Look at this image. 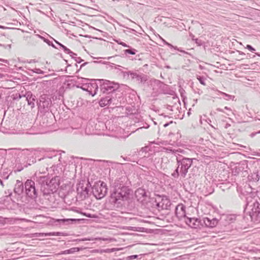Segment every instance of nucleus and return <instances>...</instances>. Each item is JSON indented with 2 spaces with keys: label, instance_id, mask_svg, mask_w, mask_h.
I'll return each instance as SVG.
<instances>
[{
  "label": "nucleus",
  "instance_id": "nucleus-1",
  "mask_svg": "<svg viewBox=\"0 0 260 260\" xmlns=\"http://www.w3.org/2000/svg\"><path fill=\"white\" fill-rule=\"evenodd\" d=\"M194 159H196L185 157L181 155H176L177 167L172 174V177L175 178H177L179 176L182 178H185Z\"/></svg>",
  "mask_w": 260,
  "mask_h": 260
},
{
  "label": "nucleus",
  "instance_id": "nucleus-2",
  "mask_svg": "<svg viewBox=\"0 0 260 260\" xmlns=\"http://www.w3.org/2000/svg\"><path fill=\"white\" fill-rule=\"evenodd\" d=\"M59 181L58 177L52 178L49 182L46 177H41L39 180L41 191L44 195H48L56 192L59 187Z\"/></svg>",
  "mask_w": 260,
  "mask_h": 260
},
{
  "label": "nucleus",
  "instance_id": "nucleus-3",
  "mask_svg": "<svg viewBox=\"0 0 260 260\" xmlns=\"http://www.w3.org/2000/svg\"><path fill=\"white\" fill-rule=\"evenodd\" d=\"M131 189L126 186L116 187L111 194L110 201L114 204H120L121 201L126 200L128 198Z\"/></svg>",
  "mask_w": 260,
  "mask_h": 260
},
{
  "label": "nucleus",
  "instance_id": "nucleus-4",
  "mask_svg": "<svg viewBox=\"0 0 260 260\" xmlns=\"http://www.w3.org/2000/svg\"><path fill=\"white\" fill-rule=\"evenodd\" d=\"M245 212L249 214L254 222H260V201L248 202L245 208Z\"/></svg>",
  "mask_w": 260,
  "mask_h": 260
},
{
  "label": "nucleus",
  "instance_id": "nucleus-5",
  "mask_svg": "<svg viewBox=\"0 0 260 260\" xmlns=\"http://www.w3.org/2000/svg\"><path fill=\"white\" fill-rule=\"evenodd\" d=\"M99 81L100 84L101 90L103 93L109 94L119 89V85L117 83L104 79H100Z\"/></svg>",
  "mask_w": 260,
  "mask_h": 260
},
{
  "label": "nucleus",
  "instance_id": "nucleus-6",
  "mask_svg": "<svg viewBox=\"0 0 260 260\" xmlns=\"http://www.w3.org/2000/svg\"><path fill=\"white\" fill-rule=\"evenodd\" d=\"M24 192L26 196L31 199L35 200L38 196V190L35 186V182L31 179H27L24 183Z\"/></svg>",
  "mask_w": 260,
  "mask_h": 260
},
{
  "label": "nucleus",
  "instance_id": "nucleus-7",
  "mask_svg": "<svg viewBox=\"0 0 260 260\" xmlns=\"http://www.w3.org/2000/svg\"><path fill=\"white\" fill-rule=\"evenodd\" d=\"M89 183H86L85 185L83 183H80L77 186V193L76 201H83L88 197L90 191Z\"/></svg>",
  "mask_w": 260,
  "mask_h": 260
},
{
  "label": "nucleus",
  "instance_id": "nucleus-8",
  "mask_svg": "<svg viewBox=\"0 0 260 260\" xmlns=\"http://www.w3.org/2000/svg\"><path fill=\"white\" fill-rule=\"evenodd\" d=\"M92 189L93 194L98 199L104 198L107 192L106 184L103 182L94 185Z\"/></svg>",
  "mask_w": 260,
  "mask_h": 260
},
{
  "label": "nucleus",
  "instance_id": "nucleus-9",
  "mask_svg": "<svg viewBox=\"0 0 260 260\" xmlns=\"http://www.w3.org/2000/svg\"><path fill=\"white\" fill-rule=\"evenodd\" d=\"M52 105V101L47 94L42 95L39 99L38 107L41 112H46L49 111Z\"/></svg>",
  "mask_w": 260,
  "mask_h": 260
},
{
  "label": "nucleus",
  "instance_id": "nucleus-10",
  "mask_svg": "<svg viewBox=\"0 0 260 260\" xmlns=\"http://www.w3.org/2000/svg\"><path fill=\"white\" fill-rule=\"evenodd\" d=\"M156 206L157 209L160 211L167 210L171 206V202L166 196L158 197L155 200Z\"/></svg>",
  "mask_w": 260,
  "mask_h": 260
},
{
  "label": "nucleus",
  "instance_id": "nucleus-11",
  "mask_svg": "<svg viewBox=\"0 0 260 260\" xmlns=\"http://www.w3.org/2000/svg\"><path fill=\"white\" fill-rule=\"evenodd\" d=\"M130 76L132 79L135 80L139 83L144 84L147 80V76L143 74H137L133 72H127L124 73V75Z\"/></svg>",
  "mask_w": 260,
  "mask_h": 260
},
{
  "label": "nucleus",
  "instance_id": "nucleus-12",
  "mask_svg": "<svg viewBox=\"0 0 260 260\" xmlns=\"http://www.w3.org/2000/svg\"><path fill=\"white\" fill-rule=\"evenodd\" d=\"M53 117V114L50 113L43 115L40 121V125L43 127L50 126L52 123Z\"/></svg>",
  "mask_w": 260,
  "mask_h": 260
},
{
  "label": "nucleus",
  "instance_id": "nucleus-13",
  "mask_svg": "<svg viewBox=\"0 0 260 260\" xmlns=\"http://www.w3.org/2000/svg\"><path fill=\"white\" fill-rule=\"evenodd\" d=\"M175 214L179 220L184 221L185 217H187L186 216L185 207L183 204L178 205L175 208Z\"/></svg>",
  "mask_w": 260,
  "mask_h": 260
},
{
  "label": "nucleus",
  "instance_id": "nucleus-14",
  "mask_svg": "<svg viewBox=\"0 0 260 260\" xmlns=\"http://www.w3.org/2000/svg\"><path fill=\"white\" fill-rule=\"evenodd\" d=\"M184 221L191 228L197 229L201 224V220L197 218L185 217Z\"/></svg>",
  "mask_w": 260,
  "mask_h": 260
},
{
  "label": "nucleus",
  "instance_id": "nucleus-15",
  "mask_svg": "<svg viewBox=\"0 0 260 260\" xmlns=\"http://www.w3.org/2000/svg\"><path fill=\"white\" fill-rule=\"evenodd\" d=\"M218 219L216 218L204 217L203 222L206 226L212 228L215 227L218 223Z\"/></svg>",
  "mask_w": 260,
  "mask_h": 260
},
{
  "label": "nucleus",
  "instance_id": "nucleus-16",
  "mask_svg": "<svg viewBox=\"0 0 260 260\" xmlns=\"http://www.w3.org/2000/svg\"><path fill=\"white\" fill-rule=\"evenodd\" d=\"M116 101V99L115 98L111 97V95H108L104 98H102L99 102V104L101 107H103L109 105L112 103L114 104V102Z\"/></svg>",
  "mask_w": 260,
  "mask_h": 260
},
{
  "label": "nucleus",
  "instance_id": "nucleus-17",
  "mask_svg": "<svg viewBox=\"0 0 260 260\" xmlns=\"http://www.w3.org/2000/svg\"><path fill=\"white\" fill-rule=\"evenodd\" d=\"M221 222L226 225L234 222L236 220V216L233 214H230L222 216L221 218Z\"/></svg>",
  "mask_w": 260,
  "mask_h": 260
},
{
  "label": "nucleus",
  "instance_id": "nucleus-18",
  "mask_svg": "<svg viewBox=\"0 0 260 260\" xmlns=\"http://www.w3.org/2000/svg\"><path fill=\"white\" fill-rule=\"evenodd\" d=\"M24 189V185H23V182L21 181L17 180L14 188V192L18 195H20L23 193Z\"/></svg>",
  "mask_w": 260,
  "mask_h": 260
},
{
  "label": "nucleus",
  "instance_id": "nucleus-19",
  "mask_svg": "<svg viewBox=\"0 0 260 260\" xmlns=\"http://www.w3.org/2000/svg\"><path fill=\"white\" fill-rule=\"evenodd\" d=\"M26 97V100L27 101L28 105H30L31 108L35 106V102L36 101V97L33 95L30 92H27L24 95Z\"/></svg>",
  "mask_w": 260,
  "mask_h": 260
},
{
  "label": "nucleus",
  "instance_id": "nucleus-20",
  "mask_svg": "<svg viewBox=\"0 0 260 260\" xmlns=\"http://www.w3.org/2000/svg\"><path fill=\"white\" fill-rule=\"evenodd\" d=\"M98 90V86L95 83H89V87L88 90H86L89 94L94 96L96 94L97 91Z\"/></svg>",
  "mask_w": 260,
  "mask_h": 260
},
{
  "label": "nucleus",
  "instance_id": "nucleus-21",
  "mask_svg": "<svg viewBox=\"0 0 260 260\" xmlns=\"http://www.w3.org/2000/svg\"><path fill=\"white\" fill-rule=\"evenodd\" d=\"M164 149L165 150V152L172 153L173 154H174L176 156V155H180L179 153L184 154L185 152V151L183 149L180 148L175 149H173L172 147L164 148Z\"/></svg>",
  "mask_w": 260,
  "mask_h": 260
},
{
  "label": "nucleus",
  "instance_id": "nucleus-22",
  "mask_svg": "<svg viewBox=\"0 0 260 260\" xmlns=\"http://www.w3.org/2000/svg\"><path fill=\"white\" fill-rule=\"evenodd\" d=\"M53 40L55 42V43L58 45V46H59V48L62 49L66 53L69 54L72 57H73V55H77V54L76 53H75L73 52H72V51H71L69 49H68L65 46L61 44V43H60L58 41H56L55 40H54V39H53Z\"/></svg>",
  "mask_w": 260,
  "mask_h": 260
},
{
  "label": "nucleus",
  "instance_id": "nucleus-23",
  "mask_svg": "<svg viewBox=\"0 0 260 260\" xmlns=\"http://www.w3.org/2000/svg\"><path fill=\"white\" fill-rule=\"evenodd\" d=\"M135 194L138 200H140L141 197H144L146 196V192L145 189L139 188L136 191Z\"/></svg>",
  "mask_w": 260,
  "mask_h": 260
},
{
  "label": "nucleus",
  "instance_id": "nucleus-24",
  "mask_svg": "<svg viewBox=\"0 0 260 260\" xmlns=\"http://www.w3.org/2000/svg\"><path fill=\"white\" fill-rule=\"evenodd\" d=\"M19 220H25V219L18 218H6V223L13 224Z\"/></svg>",
  "mask_w": 260,
  "mask_h": 260
},
{
  "label": "nucleus",
  "instance_id": "nucleus-25",
  "mask_svg": "<svg viewBox=\"0 0 260 260\" xmlns=\"http://www.w3.org/2000/svg\"><path fill=\"white\" fill-rule=\"evenodd\" d=\"M82 248L79 247H73L69 249L66 250V253L67 254H72L76 252H78L80 251Z\"/></svg>",
  "mask_w": 260,
  "mask_h": 260
},
{
  "label": "nucleus",
  "instance_id": "nucleus-26",
  "mask_svg": "<svg viewBox=\"0 0 260 260\" xmlns=\"http://www.w3.org/2000/svg\"><path fill=\"white\" fill-rule=\"evenodd\" d=\"M220 93L223 95V99L227 101L231 100L234 101L235 98L234 95H230L223 92H220Z\"/></svg>",
  "mask_w": 260,
  "mask_h": 260
},
{
  "label": "nucleus",
  "instance_id": "nucleus-27",
  "mask_svg": "<svg viewBox=\"0 0 260 260\" xmlns=\"http://www.w3.org/2000/svg\"><path fill=\"white\" fill-rule=\"evenodd\" d=\"M89 83H82L81 86L80 87L83 90L86 91L88 90V88L89 87ZM79 87V86H78Z\"/></svg>",
  "mask_w": 260,
  "mask_h": 260
},
{
  "label": "nucleus",
  "instance_id": "nucleus-28",
  "mask_svg": "<svg viewBox=\"0 0 260 260\" xmlns=\"http://www.w3.org/2000/svg\"><path fill=\"white\" fill-rule=\"evenodd\" d=\"M37 36L41 39L42 40H43L44 41V42H45V43H46L49 46L50 45V44L52 43V42L50 41L49 40L47 39H46L43 36H41V35H37Z\"/></svg>",
  "mask_w": 260,
  "mask_h": 260
},
{
  "label": "nucleus",
  "instance_id": "nucleus-29",
  "mask_svg": "<svg viewBox=\"0 0 260 260\" xmlns=\"http://www.w3.org/2000/svg\"><path fill=\"white\" fill-rule=\"evenodd\" d=\"M197 79L201 84L203 85H206V83L205 82L206 79L205 78L202 76H198Z\"/></svg>",
  "mask_w": 260,
  "mask_h": 260
},
{
  "label": "nucleus",
  "instance_id": "nucleus-30",
  "mask_svg": "<svg viewBox=\"0 0 260 260\" xmlns=\"http://www.w3.org/2000/svg\"><path fill=\"white\" fill-rule=\"evenodd\" d=\"M136 50L134 49H126L125 50V52L126 53H128L129 54L134 55L136 53Z\"/></svg>",
  "mask_w": 260,
  "mask_h": 260
},
{
  "label": "nucleus",
  "instance_id": "nucleus-31",
  "mask_svg": "<svg viewBox=\"0 0 260 260\" xmlns=\"http://www.w3.org/2000/svg\"><path fill=\"white\" fill-rule=\"evenodd\" d=\"M33 72L39 74H44V72L38 68H35L32 70Z\"/></svg>",
  "mask_w": 260,
  "mask_h": 260
},
{
  "label": "nucleus",
  "instance_id": "nucleus-32",
  "mask_svg": "<svg viewBox=\"0 0 260 260\" xmlns=\"http://www.w3.org/2000/svg\"><path fill=\"white\" fill-rule=\"evenodd\" d=\"M93 240V239L92 238H82V239H77L75 240V241H91Z\"/></svg>",
  "mask_w": 260,
  "mask_h": 260
},
{
  "label": "nucleus",
  "instance_id": "nucleus-33",
  "mask_svg": "<svg viewBox=\"0 0 260 260\" xmlns=\"http://www.w3.org/2000/svg\"><path fill=\"white\" fill-rule=\"evenodd\" d=\"M246 48L252 52H254L255 51V49L250 45H247Z\"/></svg>",
  "mask_w": 260,
  "mask_h": 260
},
{
  "label": "nucleus",
  "instance_id": "nucleus-34",
  "mask_svg": "<svg viewBox=\"0 0 260 260\" xmlns=\"http://www.w3.org/2000/svg\"><path fill=\"white\" fill-rule=\"evenodd\" d=\"M116 42H117L118 44L121 45H122V46H123V47H128V45H127L125 43L122 42H121V41H116Z\"/></svg>",
  "mask_w": 260,
  "mask_h": 260
},
{
  "label": "nucleus",
  "instance_id": "nucleus-35",
  "mask_svg": "<svg viewBox=\"0 0 260 260\" xmlns=\"http://www.w3.org/2000/svg\"><path fill=\"white\" fill-rule=\"evenodd\" d=\"M30 151L28 149H24L22 151V153L24 155H29Z\"/></svg>",
  "mask_w": 260,
  "mask_h": 260
},
{
  "label": "nucleus",
  "instance_id": "nucleus-36",
  "mask_svg": "<svg viewBox=\"0 0 260 260\" xmlns=\"http://www.w3.org/2000/svg\"><path fill=\"white\" fill-rule=\"evenodd\" d=\"M149 127V125L147 123H145V125H144L143 126H142V127H140L137 128L136 131H139V130L143 128H148Z\"/></svg>",
  "mask_w": 260,
  "mask_h": 260
},
{
  "label": "nucleus",
  "instance_id": "nucleus-37",
  "mask_svg": "<svg viewBox=\"0 0 260 260\" xmlns=\"http://www.w3.org/2000/svg\"><path fill=\"white\" fill-rule=\"evenodd\" d=\"M22 96L19 94H16L15 96L13 97V100H19L21 98Z\"/></svg>",
  "mask_w": 260,
  "mask_h": 260
},
{
  "label": "nucleus",
  "instance_id": "nucleus-38",
  "mask_svg": "<svg viewBox=\"0 0 260 260\" xmlns=\"http://www.w3.org/2000/svg\"><path fill=\"white\" fill-rule=\"evenodd\" d=\"M49 235H52V236H61V234L59 232H56V233H50L48 234Z\"/></svg>",
  "mask_w": 260,
  "mask_h": 260
},
{
  "label": "nucleus",
  "instance_id": "nucleus-39",
  "mask_svg": "<svg viewBox=\"0 0 260 260\" xmlns=\"http://www.w3.org/2000/svg\"><path fill=\"white\" fill-rule=\"evenodd\" d=\"M138 257V255H132L128 256L127 258L129 260L137 258Z\"/></svg>",
  "mask_w": 260,
  "mask_h": 260
},
{
  "label": "nucleus",
  "instance_id": "nucleus-40",
  "mask_svg": "<svg viewBox=\"0 0 260 260\" xmlns=\"http://www.w3.org/2000/svg\"><path fill=\"white\" fill-rule=\"evenodd\" d=\"M0 224H6V218L0 216Z\"/></svg>",
  "mask_w": 260,
  "mask_h": 260
},
{
  "label": "nucleus",
  "instance_id": "nucleus-41",
  "mask_svg": "<svg viewBox=\"0 0 260 260\" xmlns=\"http://www.w3.org/2000/svg\"><path fill=\"white\" fill-rule=\"evenodd\" d=\"M75 61L77 62V63H81V62H82L83 61V60L82 59H81L80 57H76L75 58Z\"/></svg>",
  "mask_w": 260,
  "mask_h": 260
},
{
  "label": "nucleus",
  "instance_id": "nucleus-42",
  "mask_svg": "<svg viewBox=\"0 0 260 260\" xmlns=\"http://www.w3.org/2000/svg\"><path fill=\"white\" fill-rule=\"evenodd\" d=\"M173 48L175 50H177L181 52H183V53H187V52H186L185 51L178 48L177 46H174Z\"/></svg>",
  "mask_w": 260,
  "mask_h": 260
},
{
  "label": "nucleus",
  "instance_id": "nucleus-43",
  "mask_svg": "<svg viewBox=\"0 0 260 260\" xmlns=\"http://www.w3.org/2000/svg\"><path fill=\"white\" fill-rule=\"evenodd\" d=\"M163 41L164 42V43L168 46H169V47L171 48H173L174 47V46H173L172 44L167 42L166 41H165L164 40H163Z\"/></svg>",
  "mask_w": 260,
  "mask_h": 260
},
{
  "label": "nucleus",
  "instance_id": "nucleus-44",
  "mask_svg": "<svg viewBox=\"0 0 260 260\" xmlns=\"http://www.w3.org/2000/svg\"><path fill=\"white\" fill-rule=\"evenodd\" d=\"M88 63H89L88 62H85L83 63V64H82L80 66V69L78 70L77 72L79 71L80 70H81L84 66H85V65L87 64Z\"/></svg>",
  "mask_w": 260,
  "mask_h": 260
},
{
  "label": "nucleus",
  "instance_id": "nucleus-45",
  "mask_svg": "<svg viewBox=\"0 0 260 260\" xmlns=\"http://www.w3.org/2000/svg\"><path fill=\"white\" fill-rule=\"evenodd\" d=\"M88 63H89L88 62H85L83 63V64H82L80 66V69L78 70L77 72L79 71L80 70H81L84 66H85V65L87 64Z\"/></svg>",
  "mask_w": 260,
  "mask_h": 260
},
{
  "label": "nucleus",
  "instance_id": "nucleus-46",
  "mask_svg": "<svg viewBox=\"0 0 260 260\" xmlns=\"http://www.w3.org/2000/svg\"><path fill=\"white\" fill-rule=\"evenodd\" d=\"M88 63H89L88 62H85L83 63V64H82L80 66V69L78 70L77 72L79 71L80 70H81L84 66H85V65L87 64Z\"/></svg>",
  "mask_w": 260,
  "mask_h": 260
},
{
  "label": "nucleus",
  "instance_id": "nucleus-47",
  "mask_svg": "<svg viewBox=\"0 0 260 260\" xmlns=\"http://www.w3.org/2000/svg\"><path fill=\"white\" fill-rule=\"evenodd\" d=\"M88 63H89L88 62H85L83 63V64H82L80 66V69L78 70L77 72L79 71L80 70H81L84 66H85V65L87 64Z\"/></svg>",
  "mask_w": 260,
  "mask_h": 260
},
{
  "label": "nucleus",
  "instance_id": "nucleus-48",
  "mask_svg": "<svg viewBox=\"0 0 260 260\" xmlns=\"http://www.w3.org/2000/svg\"><path fill=\"white\" fill-rule=\"evenodd\" d=\"M260 133V131L257 132H256V133H252L250 134V137H254L257 134H259Z\"/></svg>",
  "mask_w": 260,
  "mask_h": 260
},
{
  "label": "nucleus",
  "instance_id": "nucleus-49",
  "mask_svg": "<svg viewBox=\"0 0 260 260\" xmlns=\"http://www.w3.org/2000/svg\"><path fill=\"white\" fill-rule=\"evenodd\" d=\"M62 254H67V253H66V250H64V251H62L56 254V255H62Z\"/></svg>",
  "mask_w": 260,
  "mask_h": 260
},
{
  "label": "nucleus",
  "instance_id": "nucleus-50",
  "mask_svg": "<svg viewBox=\"0 0 260 260\" xmlns=\"http://www.w3.org/2000/svg\"><path fill=\"white\" fill-rule=\"evenodd\" d=\"M0 60L3 61V62H5V63H8V62H9L8 60H5V59H1L0 58Z\"/></svg>",
  "mask_w": 260,
  "mask_h": 260
},
{
  "label": "nucleus",
  "instance_id": "nucleus-51",
  "mask_svg": "<svg viewBox=\"0 0 260 260\" xmlns=\"http://www.w3.org/2000/svg\"><path fill=\"white\" fill-rule=\"evenodd\" d=\"M173 123V121H171L170 123H165V124L164 125V126L165 127H166L167 126H168L169 125V124H170V123Z\"/></svg>",
  "mask_w": 260,
  "mask_h": 260
},
{
  "label": "nucleus",
  "instance_id": "nucleus-52",
  "mask_svg": "<svg viewBox=\"0 0 260 260\" xmlns=\"http://www.w3.org/2000/svg\"><path fill=\"white\" fill-rule=\"evenodd\" d=\"M167 109L169 110L173 111V107L171 106H168Z\"/></svg>",
  "mask_w": 260,
  "mask_h": 260
},
{
  "label": "nucleus",
  "instance_id": "nucleus-53",
  "mask_svg": "<svg viewBox=\"0 0 260 260\" xmlns=\"http://www.w3.org/2000/svg\"><path fill=\"white\" fill-rule=\"evenodd\" d=\"M50 46H51L52 47L54 48H56V49H59L58 48L56 47L54 44L52 42V43L50 44Z\"/></svg>",
  "mask_w": 260,
  "mask_h": 260
},
{
  "label": "nucleus",
  "instance_id": "nucleus-54",
  "mask_svg": "<svg viewBox=\"0 0 260 260\" xmlns=\"http://www.w3.org/2000/svg\"><path fill=\"white\" fill-rule=\"evenodd\" d=\"M217 111H219V112H223V109H220V108H217Z\"/></svg>",
  "mask_w": 260,
  "mask_h": 260
},
{
  "label": "nucleus",
  "instance_id": "nucleus-55",
  "mask_svg": "<svg viewBox=\"0 0 260 260\" xmlns=\"http://www.w3.org/2000/svg\"><path fill=\"white\" fill-rule=\"evenodd\" d=\"M8 192H9V194L8 196H7V197H10L12 195V192L11 191L8 190Z\"/></svg>",
  "mask_w": 260,
  "mask_h": 260
},
{
  "label": "nucleus",
  "instance_id": "nucleus-56",
  "mask_svg": "<svg viewBox=\"0 0 260 260\" xmlns=\"http://www.w3.org/2000/svg\"><path fill=\"white\" fill-rule=\"evenodd\" d=\"M224 109H226V110H229L230 111H231V109L230 108H229V107H228L226 106H225L224 107Z\"/></svg>",
  "mask_w": 260,
  "mask_h": 260
},
{
  "label": "nucleus",
  "instance_id": "nucleus-57",
  "mask_svg": "<svg viewBox=\"0 0 260 260\" xmlns=\"http://www.w3.org/2000/svg\"><path fill=\"white\" fill-rule=\"evenodd\" d=\"M0 185L3 186V183L2 180L0 179Z\"/></svg>",
  "mask_w": 260,
  "mask_h": 260
},
{
  "label": "nucleus",
  "instance_id": "nucleus-58",
  "mask_svg": "<svg viewBox=\"0 0 260 260\" xmlns=\"http://www.w3.org/2000/svg\"><path fill=\"white\" fill-rule=\"evenodd\" d=\"M240 54L241 55H245V53L242 52H240Z\"/></svg>",
  "mask_w": 260,
  "mask_h": 260
},
{
  "label": "nucleus",
  "instance_id": "nucleus-59",
  "mask_svg": "<svg viewBox=\"0 0 260 260\" xmlns=\"http://www.w3.org/2000/svg\"><path fill=\"white\" fill-rule=\"evenodd\" d=\"M5 28L4 26H2V25H0V28H3L4 29Z\"/></svg>",
  "mask_w": 260,
  "mask_h": 260
},
{
  "label": "nucleus",
  "instance_id": "nucleus-60",
  "mask_svg": "<svg viewBox=\"0 0 260 260\" xmlns=\"http://www.w3.org/2000/svg\"><path fill=\"white\" fill-rule=\"evenodd\" d=\"M255 54L260 57V54L256 53Z\"/></svg>",
  "mask_w": 260,
  "mask_h": 260
},
{
  "label": "nucleus",
  "instance_id": "nucleus-61",
  "mask_svg": "<svg viewBox=\"0 0 260 260\" xmlns=\"http://www.w3.org/2000/svg\"><path fill=\"white\" fill-rule=\"evenodd\" d=\"M68 197H69L68 196H66L65 198H64V199L65 200H67Z\"/></svg>",
  "mask_w": 260,
  "mask_h": 260
},
{
  "label": "nucleus",
  "instance_id": "nucleus-62",
  "mask_svg": "<svg viewBox=\"0 0 260 260\" xmlns=\"http://www.w3.org/2000/svg\"><path fill=\"white\" fill-rule=\"evenodd\" d=\"M76 55H73V57H72L73 58H74L75 59V58L76 57Z\"/></svg>",
  "mask_w": 260,
  "mask_h": 260
},
{
  "label": "nucleus",
  "instance_id": "nucleus-63",
  "mask_svg": "<svg viewBox=\"0 0 260 260\" xmlns=\"http://www.w3.org/2000/svg\"><path fill=\"white\" fill-rule=\"evenodd\" d=\"M238 169L239 170V171H241V169H240V167H239V168H238Z\"/></svg>",
  "mask_w": 260,
  "mask_h": 260
},
{
  "label": "nucleus",
  "instance_id": "nucleus-64",
  "mask_svg": "<svg viewBox=\"0 0 260 260\" xmlns=\"http://www.w3.org/2000/svg\"><path fill=\"white\" fill-rule=\"evenodd\" d=\"M198 41V39H196V42L197 43V41Z\"/></svg>",
  "mask_w": 260,
  "mask_h": 260
}]
</instances>
